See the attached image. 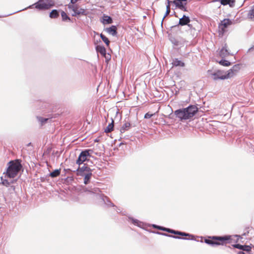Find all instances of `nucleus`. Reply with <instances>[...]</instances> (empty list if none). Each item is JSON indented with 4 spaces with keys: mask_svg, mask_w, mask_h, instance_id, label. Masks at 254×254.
<instances>
[{
    "mask_svg": "<svg viewBox=\"0 0 254 254\" xmlns=\"http://www.w3.org/2000/svg\"><path fill=\"white\" fill-rule=\"evenodd\" d=\"M197 111L198 108L196 106L190 105L187 108L176 110L174 114L181 121H183L193 117Z\"/></svg>",
    "mask_w": 254,
    "mask_h": 254,
    "instance_id": "nucleus-1",
    "label": "nucleus"
},
{
    "mask_svg": "<svg viewBox=\"0 0 254 254\" xmlns=\"http://www.w3.org/2000/svg\"><path fill=\"white\" fill-rule=\"evenodd\" d=\"M8 165L6 175L10 178H14L22 168V165L18 160L10 161L8 162Z\"/></svg>",
    "mask_w": 254,
    "mask_h": 254,
    "instance_id": "nucleus-2",
    "label": "nucleus"
},
{
    "mask_svg": "<svg viewBox=\"0 0 254 254\" xmlns=\"http://www.w3.org/2000/svg\"><path fill=\"white\" fill-rule=\"evenodd\" d=\"M55 2L53 0H39L34 4L29 6L27 8H31L35 6V8L39 10H47L53 6Z\"/></svg>",
    "mask_w": 254,
    "mask_h": 254,
    "instance_id": "nucleus-3",
    "label": "nucleus"
},
{
    "mask_svg": "<svg viewBox=\"0 0 254 254\" xmlns=\"http://www.w3.org/2000/svg\"><path fill=\"white\" fill-rule=\"evenodd\" d=\"M209 239H205L204 242L207 244L214 246L215 245H223L225 241L230 239V236H213L209 237Z\"/></svg>",
    "mask_w": 254,
    "mask_h": 254,
    "instance_id": "nucleus-4",
    "label": "nucleus"
},
{
    "mask_svg": "<svg viewBox=\"0 0 254 254\" xmlns=\"http://www.w3.org/2000/svg\"><path fill=\"white\" fill-rule=\"evenodd\" d=\"M208 75L214 80L219 79L224 80L230 78L229 73H226V71L221 70H208Z\"/></svg>",
    "mask_w": 254,
    "mask_h": 254,
    "instance_id": "nucleus-5",
    "label": "nucleus"
},
{
    "mask_svg": "<svg viewBox=\"0 0 254 254\" xmlns=\"http://www.w3.org/2000/svg\"><path fill=\"white\" fill-rule=\"evenodd\" d=\"M93 152L92 149H85L80 153L76 160V164L79 166L82 164L85 161L88 160V158L91 157V154Z\"/></svg>",
    "mask_w": 254,
    "mask_h": 254,
    "instance_id": "nucleus-6",
    "label": "nucleus"
},
{
    "mask_svg": "<svg viewBox=\"0 0 254 254\" xmlns=\"http://www.w3.org/2000/svg\"><path fill=\"white\" fill-rule=\"evenodd\" d=\"M167 232L168 233H171V234H175V235H178L179 236H187V237H189L190 238L189 239L190 240H194V237L193 235H191L189 233H185V232H181V231H176V230H173V229H169L168 228V230H167ZM183 239H186V240H189V239H187V238H183Z\"/></svg>",
    "mask_w": 254,
    "mask_h": 254,
    "instance_id": "nucleus-7",
    "label": "nucleus"
},
{
    "mask_svg": "<svg viewBox=\"0 0 254 254\" xmlns=\"http://www.w3.org/2000/svg\"><path fill=\"white\" fill-rule=\"evenodd\" d=\"M233 24V21L229 19H224L221 21L219 25V28L221 29V32L223 34L225 31V29L229 26Z\"/></svg>",
    "mask_w": 254,
    "mask_h": 254,
    "instance_id": "nucleus-8",
    "label": "nucleus"
},
{
    "mask_svg": "<svg viewBox=\"0 0 254 254\" xmlns=\"http://www.w3.org/2000/svg\"><path fill=\"white\" fill-rule=\"evenodd\" d=\"M187 0H174L173 3L176 5V7L182 11H187L186 5Z\"/></svg>",
    "mask_w": 254,
    "mask_h": 254,
    "instance_id": "nucleus-9",
    "label": "nucleus"
},
{
    "mask_svg": "<svg viewBox=\"0 0 254 254\" xmlns=\"http://www.w3.org/2000/svg\"><path fill=\"white\" fill-rule=\"evenodd\" d=\"M67 7L69 9H71L72 11H75L76 12V14L78 15H86V11L84 9L79 8L77 5H73L68 4L67 5Z\"/></svg>",
    "mask_w": 254,
    "mask_h": 254,
    "instance_id": "nucleus-10",
    "label": "nucleus"
},
{
    "mask_svg": "<svg viewBox=\"0 0 254 254\" xmlns=\"http://www.w3.org/2000/svg\"><path fill=\"white\" fill-rule=\"evenodd\" d=\"M76 171L77 175L83 176L84 174L88 173V172H92V170L89 167H88L87 165L84 164L82 167H80V166H79Z\"/></svg>",
    "mask_w": 254,
    "mask_h": 254,
    "instance_id": "nucleus-11",
    "label": "nucleus"
},
{
    "mask_svg": "<svg viewBox=\"0 0 254 254\" xmlns=\"http://www.w3.org/2000/svg\"><path fill=\"white\" fill-rule=\"evenodd\" d=\"M128 219L131 222L132 224L139 228L144 229L146 226V224L144 222H141L137 219H134L132 217H129Z\"/></svg>",
    "mask_w": 254,
    "mask_h": 254,
    "instance_id": "nucleus-12",
    "label": "nucleus"
},
{
    "mask_svg": "<svg viewBox=\"0 0 254 254\" xmlns=\"http://www.w3.org/2000/svg\"><path fill=\"white\" fill-rule=\"evenodd\" d=\"M239 69L240 65L239 64H235L232 67V68L229 70L226 71V73H229L230 78H231L235 75L236 73L239 70Z\"/></svg>",
    "mask_w": 254,
    "mask_h": 254,
    "instance_id": "nucleus-13",
    "label": "nucleus"
},
{
    "mask_svg": "<svg viewBox=\"0 0 254 254\" xmlns=\"http://www.w3.org/2000/svg\"><path fill=\"white\" fill-rule=\"evenodd\" d=\"M96 50L97 52L99 53L101 55L104 56L106 59V60L110 59V56H109V57L106 56V50L104 47L100 45H97L96 47Z\"/></svg>",
    "mask_w": 254,
    "mask_h": 254,
    "instance_id": "nucleus-14",
    "label": "nucleus"
},
{
    "mask_svg": "<svg viewBox=\"0 0 254 254\" xmlns=\"http://www.w3.org/2000/svg\"><path fill=\"white\" fill-rule=\"evenodd\" d=\"M131 126L135 127V124H131L128 122H126L122 126L120 129L121 133H124L126 131L128 130Z\"/></svg>",
    "mask_w": 254,
    "mask_h": 254,
    "instance_id": "nucleus-15",
    "label": "nucleus"
},
{
    "mask_svg": "<svg viewBox=\"0 0 254 254\" xmlns=\"http://www.w3.org/2000/svg\"><path fill=\"white\" fill-rule=\"evenodd\" d=\"M100 198L103 200L104 203L107 205V207H114L115 205L112 203L109 198L104 195H100Z\"/></svg>",
    "mask_w": 254,
    "mask_h": 254,
    "instance_id": "nucleus-16",
    "label": "nucleus"
},
{
    "mask_svg": "<svg viewBox=\"0 0 254 254\" xmlns=\"http://www.w3.org/2000/svg\"><path fill=\"white\" fill-rule=\"evenodd\" d=\"M190 22V19L189 17L184 15L181 18H180L179 24L182 26L188 25L189 26H190V25L189 24Z\"/></svg>",
    "mask_w": 254,
    "mask_h": 254,
    "instance_id": "nucleus-17",
    "label": "nucleus"
},
{
    "mask_svg": "<svg viewBox=\"0 0 254 254\" xmlns=\"http://www.w3.org/2000/svg\"><path fill=\"white\" fill-rule=\"evenodd\" d=\"M105 31L113 36H115L117 34V28L115 25H112L109 28H106Z\"/></svg>",
    "mask_w": 254,
    "mask_h": 254,
    "instance_id": "nucleus-18",
    "label": "nucleus"
},
{
    "mask_svg": "<svg viewBox=\"0 0 254 254\" xmlns=\"http://www.w3.org/2000/svg\"><path fill=\"white\" fill-rule=\"evenodd\" d=\"M219 1L222 5H229L231 7H234L235 3V0H219Z\"/></svg>",
    "mask_w": 254,
    "mask_h": 254,
    "instance_id": "nucleus-19",
    "label": "nucleus"
},
{
    "mask_svg": "<svg viewBox=\"0 0 254 254\" xmlns=\"http://www.w3.org/2000/svg\"><path fill=\"white\" fill-rule=\"evenodd\" d=\"M220 56L222 58H225L229 55V53L227 49V45L225 44L219 52Z\"/></svg>",
    "mask_w": 254,
    "mask_h": 254,
    "instance_id": "nucleus-20",
    "label": "nucleus"
},
{
    "mask_svg": "<svg viewBox=\"0 0 254 254\" xmlns=\"http://www.w3.org/2000/svg\"><path fill=\"white\" fill-rule=\"evenodd\" d=\"M172 64L174 66H185V63L179 60L178 59H174L173 60Z\"/></svg>",
    "mask_w": 254,
    "mask_h": 254,
    "instance_id": "nucleus-21",
    "label": "nucleus"
},
{
    "mask_svg": "<svg viewBox=\"0 0 254 254\" xmlns=\"http://www.w3.org/2000/svg\"><path fill=\"white\" fill-rule=\"evenodd\" d=\"M92 174L91 172H88V173L84 174L83 176L84 177V183L85 184H87L90 181V180L91 179V176Z\"/></svg>",
    "mask_w": 254,
    "mask_h": 254,
    "instance_id": "nucleus-22",
    "label": "nucleus"
},
{
    "mask_svg": "<svg viewBox=\"0 0 254 254\" xmlns=\"http://www.w3.org/2000/svg\"><path fill=\"white\" fill-rule=\"evenodd\" d=\"M114 128V121L112 120V123L109 124L108 126L105 128V132L106 133L111 132Z\"/></svg>",
    "mask_w": 254,
    "mask_h": 254,
    "instance_id": "nucleus-23",
    "label": "nucleus"
},
{
    "mask_svg": "<svg viewBox=\"0 0 254 254\" xmlns=\"http://www.w3.org/2000/svg\"><path fill=\"white\" fill-rule=\"evenodd\" d=\"M113 22V19L112 18L109 16H107V15H104L103 17V23H107V24H111Z\"/></svg>",
    "mask_w": 254,
    "mask_h": 254,
    "instance_id": "nucleus-24",
    "label": "nucleus"
},
{
    "mask_svg": "<svg viewBox=\"0 0 254 254\" xmlns=\"http://www.w3.org/2000/svg\"><path fill=\"white\" fill-rule=\"evenodd\" d=\"M59 16V11L57 9L53 10L50 13L49 16L51 18H56Z\"/></svg>",
    "mask_w": 254,
    "mask_h": 254,
    "instance_id": "nucleus-25",
    "label": "nucleus"
},
{
    "mask_svg": "<svg viewBox=\"0 0 254 254\" xmlns=\"http://www.w3.org/2000/svg\"><path fill=\"white\" fill-rule=\"evenodd\" d=\"M61 173V169H56L54 171L52 172L50 174V176L52 178H55L58 177L60 175Z\"/></svg>",
    "mask_w": 254,
    "mask_h": 254,
    "instance_id": "nucleus-26",
    "label": "nucleus"
},
{
    "mask_svg": "<svg viewBox=\"0 0 254 254\" xmlns=\"http://www.w3.org/2000/svg\"><path fill=\"white\" fill-rule=\"evenodd\" d=\"M84 191H89L93 193H97L98 194L99 192L100 191V190L98 188H92L90 190H88V189L86 188L84 189Z\"/></svg>",
    "mask_w": 254,
    "mask_h": 254,
    "instance_id": "nucleus-27",
    "label": "nucleus"
},
{
    "mask_svg": "<svg viewBox=\"0 0 254 254\" xmlns=\"http://www.w3.org/2000/svg\"><path fill=\"white\" fill-rule=\"evenodd\" d=\"M156 234H159V235H163V236H167V237H172V238H175V239H181V238L179 237V236L171 235H169L168 234L164 233L157 232Z\"/></svg>",
    "mask_w": 254,
    "mask_h": 254,
    "instance_id": "nucleus-28",
    "label": "nucleus"
},
{
    "mask_svg": "<svg viewBox=\"0 0 254 254\" xmlns=\"http://www.w3.org/2000/svg\"><path fill=\"white\" fill-rule=\"evenodd\" d=\"M37 119L38 122L41 123V125H44L49 120L48 118H45L42 117H37Z\"/></svg>",
    "mask_w": 254,
    "mask_h": 254,
    "instance_id": "nucleus-29",
    "label": "nucleus"
},
{
    "mask_svg": "<svg viewBox=\"0 0 254 254\" xmlns=\"http://www.w3.org/2000/svg\"><path fill=\"white\" fill-rule=\"evenodd\" d=\"M152 226L154 228H155V229H158V230H162V231H166V232H167V230H168V229L167 228H165V227H164L158 226V225H157L156 224H152Z\"/></svg>",
    "mask_w": 254,
    "mask_h": 254,
    "instance_id": "nucleus-30",
    "label": "nucleus"
},
{
    "mask_svg": "<svg viewBox=\"0 0 254 254\" xmlns=\"http://www.w3.org/2000/svg\"><path fill=\"white\" fill-rule=\"evenodd\" d=\"M100 36L102 40L105 42L106 45L107 46H109L110 44V41L109 40V39L103 34H101Z\"/></svg>",
    "mask_w": 254,
    "mask_h": 254,
    "instance_id": "nucleus-31",
    "label": "nucleus"
},
{
    "mask_svg": "<svg viewBox=\"0 0 254 254\" xmlns=\"http://www.w3.org/2000/svg\"><path fill=\"white\" fill-rule=\"evenodd\" d=\"M219 63L223 66H229L231 64L230 62L225 60H221L219 61Z\"/></svg>",
    "mask_w": 254,
    "mask_h": 254,
    "instance_id": "nucleus-32",
    "label": "nucleus"
},
{
    "mask_svg": "<svg viewBox=\"0 0 254 254\" xmlns=\"http://www.w3.org/2000/svg\"><path fill=\"white\" fill-rule=\"evenodd\" d=\"M61 16H62V19L63 21H65L66 20H70V18L67 16L66 13L64 11H62V12L61 13Z\"/></svg>",
    "mask_w": 254,
    "mask_h": 254,
    "instance_id": "nucleus-33",
    "label": "nucleus"
},
{
    "mask_svg": "<svg viewBox=\"0 0 254 254\" xmlns=\"http://www.w3.org/2000/svg\"><path fill=\"white\" fill-rule=\"evenodd\" d=\"M249 15L252 20H254V5L252 6V9L249 11Z\"/></svg>",
    "mask_w": 254,
    "mask_h": 254,
    "instance_id": "nucleus-34",
    "label": "nucleus"
},
{
    "mask_svg": "<svg viewBox=\"0 0 254 254\" xmlns=\"http://www.w3.org/2000/svg\"><path fill=\"white\" fill-rule=\"evenodd\" d=\"M170 12V6H169V5H166V13L165 14V15L164 16L163 19H162V22H161V24H162L163 23V21L164 20V19H165V18L166 17V16H167Z\"/></svg>",
    "mask_w": 254,
    "mask_h": 254,
    "instance_id": "nucleus-35",
    "label": "nucleus"
},
{
    "mask_svg": "<svg viewBox=\"0 0 254 254\" xmlns=\"http://www.w3.org/2000/svg\"><path fill=\"white\" fill-rule=\"evenodd\" d=\"M251 249H252V248L250 246H248V245H245L242 252H249L251 251Z\"/></svg>",
    "mask_w": 254,
    "mask_h": 254,
    "instance_id": "nucleus-36",
    "label": "nucleus"
},
{
    "mask_svg": "<svg viewBox=\"0 0 254 254\" xmlns=\"http://www.w3.org/2000/svg\"><path fill=\"white\" fill-rule=\"evenodd\" d=\"M245 246V245H240V244H235L234 245V247L235 248H237V249H240V250H241L243 251L244 247Z\"/></svg>",
    "mask_w": 254,
    "mask_h": 254,
    "instance_id": "nucleus-37",
    "label": "nucleus"
},
{
    "mask_svg": "<svg viewBox=\"0 0 254 254\" xmlns=\"http://www.w3.org/2000/svg\"><path fill=\"white\" fill-rule=\"evenodd\" d=\"M153 114H150L149 113H147L145 114L144 118L145 119H149L151 117H152L153 116Z\"/></svg>",
    "mask_w": 254,
    "mask_h": 254,
    "instance_id": "nucleus-38",
    "label": "nucleus"
},
{
    "mask_svg": "<svg viewBox=\"0 0 254 254\" xmlns=\"http://www.w3.org/2000/svg\"><path fill=\"white\" fill-rule=\"evenodd\" d=\"M2 183L3 185H5V186H8L9 185V182L6 180H4L2 181Z\"/></svg>",
    "mask_w": 254,
    "mask_h": 254,
    "instance_id": "nucleus-39",
    "label": "nucleus"
},
{
    "mask_svg": "<svg viewBox=\"0 0 254 254\" xmlns=\"http://www.w3.org/2000/svg\"><path fill=\"white\" fill-rule=\"evenodd\" d=\"M114 207H115V210L118 213H120L121 212V209L120 208H118L117 206H115Z\"/></svg>",
    "mask_w": 254,
    "mask_h": 254,
    "instance_id": "nucleus-40",
    "label": "nucleus"
},
{
    "mask_svg": "<svg viewBox=\"0 0 254 254\" xmlns=\"http://www.w3.org/2000/svg\"><path fill=\"white\" fill-rule=\"evenodd\" d=\"M79 0H70V3L69 4H75Z\"/></svg>",
    "mask_w": 254,
    "mask_h": 254,
    "instance_id": "nucleus-41",
    "label": "nucleus"
},
{
    "mask_svg": "<svg viewBox=\"0 0 254 254\" xmlns=\"http://www.w3.org/2000/svg\"><path fill=\"white\" fill-rule=\"evenodd\" d=\"M167 5H169V6H170V3H173V1L170 0H167Z\"/></svg>",
    "mask_w": 254,
    "mask_h": 254,
    "instance_id": "nucleus-42",
    "label": "nucleus"
},
{
    "mask_svg": "<svg viewBox=\"0 0 254 254\" xmlns=\"http://www.w3.org/2000/svg\"><path fill=\"white\" fill-rule=\"evenodd\" d=\"M73 13L72 14V16H76V15H78V14H76V12L75 11H72Z\"/></svg>",
    "mask_w": 254,
    "mask_h": 254,
    "instance_id": "nucleus-43",
    "label": "nucleus"
},
{
    "mask_svg": "<svg viewBox=\"0 0 254 254\" xmlns=\"http://www.w3.org/2000/svg\"><path fill=\"white\" fill-rule=\"evenodd\" d=\"M245 254H253L252 253V251L249 252H245Z\"/></svg>",
    "mask_w": 254,
    "mask_h": 254,
    "instance_id": "nucleus-44",
    "label": "nucleus"
},
{
    "mask_svg": "<svg viewBox=\"0 0 254 254\" xmlns=\"http://www.w3.org/2000/svg\"><path fill=\"white\" fill-rule=\"evenodd\" d=\"M238 254H246L245 252H240L238 253Z\"/></svg>",
    "mask_w": 254,
    "mask_h": 254,
    "instance_id": "nucleus-45",
    "label": "nucleus"
}]
</instances>
